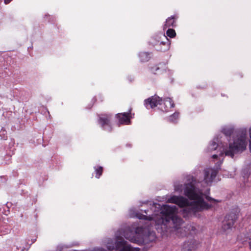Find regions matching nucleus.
I'll return each mask as SVG.
<instances>
[{"mask_svg": "<svg viewBox=\"0 0 251 251\" xmlns=\"http://www.w3.org/2000/svg\"><path fill=\"white\" fill-rule=\"evenodd\" d=\"M143 231L144 228L143 227L136 228L135 232H133L129 227L126 228L123 231H119L116 233L115 245H111L110 243H108L107 247L109 250L121 249L119 251H139L138 248H133L130 245L127 244L123 239V237L132 242H137L138 241V240L136 238L135 236H140L143 232Z\"/></svg>", "mask_w": 251, "mask_h": 251, "instance_id": "3", "label": "nucleus"}, {"mask_svg": "<svg viewBox=\"0 0 251 251\" xmlns=\"http://www.w3.org/2000/svg\"><path fill=\"white\" fill-rule=\"evenodd\" d=\"M233 129L229 127L226 126L223 128V132L226 135H231V133H233Z\"/></svg>", "mask_w": 251, "mask_h": 251, "instance_id": "13", "label": "nucleus"}, {"mask_svg": "<svg viewBox=\"0 0 251 251\" xmlns=\"http://www.w3.org/2000/svg\"><path fill=\"white\" fill-rule=\"evenodd\" d=\"M178 116L179 113L177 112H175L169 117V120L171 122H174L176 119L178 118Z\"/></svg>", "mask_w": 251, "mask_h": 251, "instance_id": "16", "label": "nucleus"}, {"mask_svg": "<svg viewBox=\"0 0 251 251\" xmlns=\"http://www.w3.org/2000/svg\"><path fill=\"white\" fill-rule=\"evenodd\" d=\"M177 208L176 206L163 205L161 209L160 215H156L153 217H147L145 215H137L140 219L153 221L157 226H160L162 229L166 228L167 224L172 221L174 228L178 230L179 226L182 224V220L176 216Z\"/></svg>", "mask_w": 251, "mask_h": 251, "instance_id": "2", "label": "nucleus"}, {"mask_svg": "<svg viewBox=\"0 0 251 251\" xmlns=\"http://www.w3.org/2000/svg\"><path fill=\"white\" fill-rule=\"evenodd\" d=\"M175 19L176 18L174 16H171L168 18L165 22L164 25V29H166L170 27H174L175 25Z\"/></svg>", "mask_w": 251, "mask_h": 251, "instance_id": "11", "label": "nucleus"}, {"mask_svg": "<svg viewBox=\"0 0 251 251\" xmlns=\"http://www.w3.org/2000/svg\"><path fill=\"white\" fill-rule=\"evenodd\" d=\"M188 250H191V249H190L188 248Z\"/></svg>", "mask_w": 251, "mask_h": 251, "instance_id": "21", "label": "nucleus"}, {"mask_svg": "<svg viewBox=\"0 0 251 251\" xmlns=\"http://www.w3.org/2000/svg\"><path fill=\"white\" fill-rule=\"evenodd\" d=\"M129 113H119L117 115V118L119 119V122L121 124L129 125L130 124Z\"/></svg>", "mask_w": 251, "mask_h": 251, "instance_id": "9", "label": "nucleus"}, {"mask_svg": "<svg viewBox=\"0 0 251 251\" xmlns=\"http://www.w3.org/2000/svg\"><path fill=\"white\" fill-rule=\"evenodd\" d=\"M166 34L169 37L173 38L175 37L176 33L175 30L173 29H168L167 31Z\"/></svg>", "mask_w": 251, "mask_h": 251, "instance_id": "15", "label": "nucleus"}, {"mask_svg": "<svg viewBox=\"0 0 251 251\" xmlns=\"http://www.w3.org/2000/svg\"><path fill=\"white\" fill-rule=\"evenodd\" d=\"M250 144H249V149L251 152V127L250 128Z\"/></svg>", "mask_w": 251, "mask_h": 251, "instance_id": "19", "label": "nucleus"}, {"mask_svg": "<svg viewBox=\"0 0 251 251\" xmlns=\"http://www.w3.org/2000/svg\"><path fill=\"white\" fill-rule=\"evenodd\" d=\"M229 142L228 148H223L222 151H219V153L213 154L212 158H216L218 155H223L224 153L233 157L235 154L244 151L247 146L246 130L238 132Z\"/></svg>", "mask_w": 251, "mask_h": 251, "instance_id": "4", "label": "nucleus"}, {"mask_svg": "<svg viewBox=\"0 0 251 251\" xmlns=\"http://www.w3.org/2000/svg\"><path fill=\"white\" fill-rule=\"evenodd\" d=\"M218 147L217 143L215 141H213L208 147V151L210 152L213 150H215L218 148Z\"/></svg>", "mask_w": 251, "mask_h": 251, "instance_id": "14", "label": "nucleus"}, {"mask_svg": "<svg viewBox=\"0 0 251 251\" xmlns=\"http://www.w3.org/2000/svg\"><path fill=\"white\" fill-rule=\"evenodd\" d=\"M238 214L231 212L225 217L222 225V229L223 231H226L232 228L235 222L238 218Z\"/></svg>", "mask_w": 251, "mask_h": 251, "instance_id": "5", "label": "nucleus"}, {"mask_svg": "<svg viewBox=\"0 0 251 251\" xmlns=\"http://www.w3.org/2000/svg\"><path fill=\"white\" fill-rule=\"evenodd\" d=\"M96 177L97 178H99L100 176L101 175L102 173V168L101 167H99L98 168L96 169Z\"/></svg>", "mask_w": 251, "mask_h": 251, "instance_id": "17", "label": "nucleus"}, {"mask_svg": "<svg viewBox=\"0 0 251 251\" xmlns=\"http://www.w3.org/2000/svg\"><path fill=\"white\" fill-rule=\"evenodd\" d=\"M196 181L192 176L187 177V181L185 182L183 187L179 183L175 184V190L181 193L183 190L184 194L191 201L189 202L186 198L181 196H174L168 200L170 203L178 205L180 207H185L183 210L184 217L187 216L191 212L195 213L198 211L207 209L211 205H208L204 201V195L201 190L196 187Z\"/></svg>", "mask_w": 251, "mask_h": 251, "instance_id": "1", "label": "nucleus"}, {"mask_svg": "<svg viewBox=\"0 0 251 251\" xmlns=\"http://www.w3.org/2000/svg\"><path fill=\"white\" fill-rule=\"evenodd\" d=\"M217 174V170L208 168L204 170V182L207 185L212 183Z\"/></svg>", "mask_w": 251, "mask_h": 251, "instance_id": "6", "label": "nucleus"}, {"mask_svg": "<svg viewBox=\"0 0 251 251\" xmlns=\"http://www.w3.org/2000/svg\"><path fill=\"white\" fill-rule=\"evenodd\" d=\"M12 0H4V3L7 4L9 3Z\"/></svg>", "mask_w": 251, "mask_h": 251, "instance_id": "20", "label": "nucleus"}, {"mask_svg": "<svg viewBox=\"0 0 251 251\" xmlns=\"http://www.w3.org/2000/svg\"><path fill=\"white\" fill-rule=\"evenodd\" d=\"M162 100L160 97L154 96L145 100V105L147 108H153L158 104H161Z\"/></svg>", "mask_w": 251, "mask_h": 251, "instance_id": "7", "label": "nucleus"}, {"mask_svg": "<svg viewBox=\"0 0 251 251\" xmlns=\"http://www.w3.org/2000/svg\"><path fill=\"white\" fill-rule=\"evenodd\" d=\"M206 199L208 201H209L211 203H217V202H218V201H217L215 199H213L210 198L209 197H206Z\"/></svg>", "mask_w": 251, "mask_h": 251, "instance_id": "18", "label": "nucleus"}, {"mask_svg": "<svg viewBox=\"0 0 251 251\" xmlns=\"http://www.w3.org/2000/svg\"><path fill=\"white\" fill-rule=\"evenodd\" d=\"M110 117L107 115H101L99 117V123L105 130L110 131L111 128L110 125Z\"/></svg>", "mask_w": 251, "mask_h": 251, "instance_id": "8", "label": "nucleus"}, {"mask_svg": "<svg viewBox=\"0 0 251 251\" xmlns=\"http://www.w3.org/2000/svg\"><path fill=\"white\" fill-rule=\"evenodd\" d=\"M164 108H162V110L165 112L169 111L170 108H173L175 106V104L171 99L167 98L164 100Z\"/></svg>", "mask_w": 251, "mask_h": 251, "instance_id": "10", "label": "nucleus"}, {"mask_svg": "<svg viewBox=\"0 0 251 251\" xmlns=\"http://www.w3.org/2000/svg\"><path fill=\"white\" fill-rule=\"evenodd\" d=\"M139 57L142 62H146L149 60L150 56L147 52H142L139 54Z\"/></svg>", "mask_w": 251, "mask_h": 251, "instance_id": "12", "label": "nucleus"}]
</instances>
